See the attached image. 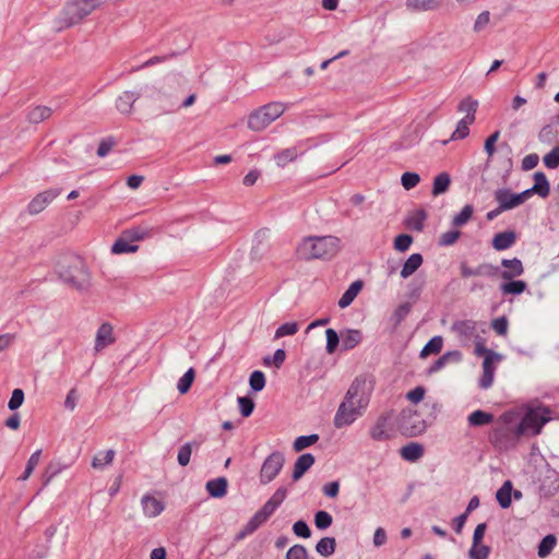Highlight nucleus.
Instances as JSON below:
<instances>
[{
  "label": "nucleus",
  "mask_w": 559,
  "mask_h": 559,
  "mask_svg": "<svg viewBox=\"0 0 559 559\" xmlns=\"http://www.w3.org/2000/svg\"><path fill=\"white\" fill-rule=\"evenodd\" d=\"M373 389L374 381L371 377H356L347 390L344 401L338 406L334 425L342 428L362 416L369 405Z\"/></svg>",
  "instance_id": "obj_1"
},
{
  "label": "nucleus",
  "mask_w": 559,
  "mask_h": 559,
  "mask_svg": "<svg viewBox=\"0 0 559 559\" xmlns=\"http://www.w3.org/2000/svg\"><path fill=\"white\" fill-rule=\"evenodd\" d=\"M522 409V414L519 411H510L500 417L508 427L519 420L513 429L516 438L539 435L544 425L551 419V411L542 404H528Z\"/></svg>",
  "instance_id": "obj_2"
},
{
  "label": "nucleus",
  "mask_w": 559,
  "mask_h": 559,
  "mask_svg": "<svg viewBox=\"0 0 559 559\" xmlns=\"http://www.w3.org/2000/svg\"><path fill=\"white\" fill-rule=\"evenodd\" d=\"M340 250V239L334 236H308L296 247L300 260L332 259Z\"/></svg>",
  "instance_id": "obj_3"
},
{
  "label": "nucleus",
  "mask_w": 559,
  "mask_h": 559,
  "mask_svg": "<svg viewBox=\"0 0 559 559\" xmlns=\"http://www.w3.org/2000/svg\"><path fill=\"white\" fill-rule=\"evenodd\" d=\"M59 277L75 289L83 290L90 285V272L84 261L78 255H66L57 263Z\"/></svg>",
  "instance_id": "obj_4"
},
{
  "label": "nucleus",
  "mask_w": 559,
  "mask_h": 559,
  "mask_svg": "<svg viewBox=\"0 0 559 559\" xmlns=\"http://www.w3.org/2000/svg\"><path fill=\"white\" fill-rule=\"evenodd\" d=\"M102 5L100 0H70L61 12V27L80 23Z\"/></svg>",
  "instance_id": "obj_5"
},
{
  "label": "nucleus",
  "mask_w": 559,
  "mask_h": 559,
  "mask_svg": "<svg viewBox=\"0 0 559 559\" xmlns=\"http://www.w3.org/2000/svg\"><path fill=\"white\" fill-rule=\"evenodd\" d=\"M286 110V105L281 102L266 104L250 114L248 128L253 131H262L273 121L281 117Z\"/></svg>",
  "instance_id": "obj_6"
},
{
  "label": "nucleus",
  "mask_w": 559,
  "mask_h": 559,
  "mask_svg": "<svg viewBox=\"0 0 559 559\" xmlns=\"http://www.w3.org/2000/svg\"><path fill=\"white\" fill-rule=\"evenodd\" d=\"M451 331L463 347H469L485 332L483 324L474 320L456 321L452 324Z\"/></svg>",
  "instance_id": "obj_7"
},
{
  "label": "nucleus",
  "mask_w": 559,
  "mask_h": 559,
  "mask_svg": "<svg viewBox=\"0 0 559 559\" xmlns=\"http://www.w3.org/2000/svg\"><path fill=\"white\" fill-rule=\"evenodd\" d=\"M287 496V490L283 487L278 488L272 497L259 509L251 519L253 520L252 526L258 524L261 526L265 523L274 512L280 508V506L284 502Z\"/></svg>",
  "instance_id": "obj_8"
},
{
  "label": "nucleus",
  "mask_w": 559,
  "mask_h": 559,
  "mask_svg": "<svg viewBox=\"0 0 559 559\" xmlns=\"http://www.w3.org/2000/svg\"><path fill=\"white\" fill-rule=\"evenodd\" d=\"M530 197V191H524L522 193H512L508 189H498L495 192V200L501 206V210L508 211L512 210L522 203Z\"/></svg>",
  "instance_id": "obj_9"
},
{
  "label": "nucleus",
  "mask_w": 559,
  "mask_h": 559,
  "mask_svg": "<svg viewBox=\"0 0 559 559\" xmlns=\"http://www.w3.org/2000/svg\"><path fill=\"white\" fill-rule=\"evenodd\" d=\"M59 189H49L38 193L27 205V211L31 215H36L43 212L58 195Z\"/></svg>",
  "instance_id": "obj_10"
},
{
  "label": "nucleus",
  "mask_w": 559,
  "mask_h": 559,
  "mask_svg": "<svg viewBox=\"0 0 559 559\" xmlns=\"http://www.w3.org/2000/svg\"><path fill=\"white\" fill-rule=\"evenodd\" d=\"M374 440H385L394 435V423L392 415H382L370 430Z\"/></svg>",
  "instance_id": "obj_11"
},
{
  "label": "nucleus",
  "mask_w": 559,
  "mask_h": 559,
  "mask_svg": "<svg viewBox=\"0 0 559 559\" xmlns=\"http://www.w3.org/2000/svg\"><path fill=\"white\" fill-rule=\"evenodd\" d=\"M284 465L283 456H267L261 467L260 481L269 484L272 481Z\"/></svg>",
  "instance_id": "obj_12"
},
{
  "label": "nucleus",
  "mask_w": 559,
  "mask_h": 559,
  "mask_svg": "<svg viewBox=\"0 0 559 559\" xmlns=\"http://www.w3.org/2000/svg\"><path fill=\"white\" fill-rule=\"evenodd\" d=\"M115 343L114 328L110 323L105 322L100 324L95 336V352L99 353L107 346Z\"/></svg>",
  "instance_id": "obj_13"
},
{
  "label": "nucleus",
  "mask_w": 559,
  "mask_h": 559,
  "mask_svg": "<svg viewBox=\"0 0 559 559\" xmlns=\"http://www.w3.org/2000/svg\"><path fill=\"white\" fill-rule=\"evenodd\" d=\"M141 504L143 513L147 518H156L165 509L163 501L151 495H144L141 499Z\"/></svg>",
  "instance_id": "obj_14"
},
{
  "label": "nucleus",
  "mask_w": 559,
  "mask_h": 559,
  "mask_svg": "<svg viewBox=\"0 0 559 559\" xmlns=\"http://www.w3.org/2000/svg\"><path fill=\"white\" fill-rule=\"evenodd\" d=\"M139 93L124 91L116 99V108L122 115H131L134 103L139 99Z\"/></svg>",
  "instance_id": "obj_15"
},
{
  "label": "nucleus",
  "mask_w": 559,
  "mask_h": 559,
  "mask_svg": "<svg viewBox=\"0 0 559 559\" xmlns=\"http://www.w3.org/2000/svg\"><path fill=\"white\" fill-rule=\"evenodd\" d=\"M501 265L504 267L501 273V277L503 280H512L514 277L521 276L524 272L522 261L518 258L503 259L501 261Z\"/></svg>",
  "instance_id": "obj_16"
},
{
  "label": "nucleus",
  "mask_w": 559,
  "mask_h": 559,
  "mask_svg": "<svg viewBox=\"0 0 559 559\" xmlns=\"http://www.w3.org/2000/svg\"><path fill=\"white\" fill-rule=\"evenodd\" d=\"M516 240V235L512 230L498 233L492 238V247L497 251H502L511 248Z\"/></svg>",
  "instance_id": "obj_17"
},
{
  "label": "nucleus",
  "mask_w": 559,
  "mask_h": 559,
  "mask_svg": "<svg viewBox=\"0 0 559 559\" xmlns=\"http://www.w3.org/2000/svg\"><path fill=\"white\" fill-rule=\"evenodd\" d=\"M527 191H530V195L532 193H536V194L540 195L542 198H546L549 194V192H550L549 182L544 173L537 171L534 174V185Z\"/></svg>",
  "instance_id": "obj_18"
},
{
  "label": "nucleus",
  "mask_w": 559,
  "mask_h": 559,
  "mask_svg": "<svg viewBox=\"0 0 559 559\" xmlns=\"http://www.w3.org/2000/svg\"><path fill=\"white\" fill-rule=\"evenodd\" d=\"M361 340L362 334L359 330H346L341 333V344L345 350L355 348Z\"/></svg>",
  "instance_id": "obj_19"
},
{
  "label": "nucleus",
  "mask_w": 559,
  "mask_h": 559,
  "mask_svg": "<svg viewBox=\"0 0 559 559\" xmlns=\"http://www.w3.org/2000/svg\"><path fill=\"white\" fill-rule=\"evenodd\" d=\"M139 247L130 241V239L122 233V235L114 242L111 252L114 254L133 253Z\"/></svg>",
  "instance_id": "obj_20"
},
{
  "label": "nucleus",
  "mask_w": 559,
  "mask_h": 559,
  "mask_svg": "<svg viewBox=\"0 0 559 559\" xmlns=\"http://www.w3.org/2000/svg\"><path fill=\"white\" fill-rule=\"evenodd\" d=\"M362 289L361 281L353 282L338 300L340 308L348 307Z\"/></svg>",
  "instance_id": "obj_21"
},
{
  "label": "nucleus",
  "mask_w": 559,
  "mask_h": 559,
  "mask_svg": "<svg viewBox=\"0 0 559 559\" xmlns=\"http://www.w3.org/2000/svg\"><path fill=\"white\" fill-rule=\"evenodd\" d=\"M51 114L52 110L50 107L39 105L31 108L27 112L26 118L29 123L37 124L48 119L51 116Z\"/></svg>",
  "instance_id": "obj_22"
},
{
  "label": "nucleus",
  "mask_w": 559,
  "mask_h": 559,
  "mask_svg": "<svg viewBox=\"0 0 559 559\" xmlns=\"http://www.w3.org/2000/svg\"><path fill=\"white\" fill-rule=\"evenodd\" d=\"M427 218V213L423 209H418L409 213V215L406 218V226L409 229L421 231L424 228V223Z\"/></svg>",
  "instance_id": "obj_23"
},
{
  "label": "nucleus",
  "mask_w": 559,
  "mask_h": 559,
  "mask_svg": "<svg viewBox=\"0 0 559 559\" xmlns=\"http://www.w3.org/2000/svg\"><path fill=\"white\" fill-rule=\"evenodd\" d=\"M423 264V257L419 253H413L408 257L401 270V276L407 278L413 275Z\"/></svg>",
  "instance_id": "obj_24"
},
{
  "label": "nucleus",
  "mask_w": 559,
  "mask_h": 559,
  "mask_svg": "<svg viewBox=\"0 0 559 559\" xmlns=\"http://www.w3.org/2000/svg\"><path fill=\"white\" fill-rule=\"evenodd\" d=\"M206 490L213 498H222L227 491V480L224 477H218L206 483Z\"/></svg>",
  "instance_id": "obj_25"
},
{
  "label": "nucleus",
  "mask_w": 559,
  "mask_h": 559,
  "mask_svg": "<svg viewBox=\"0 0 559 559\" xmlns=\"http://www.w3.org/2000/svg\"><path fill=\"white\" fill-rule=\"evenodd\" d=\"M512 483L507 480L503 485L498 489L496 493V499L501 508L507 509L511 506L512 502Z\"/></svg>",
  "instance_id": "obj_26"
},
{
  "label": "nucleus",
  "mask_w": 559,
  "mask_h": 559,
  "mask_svg": "<svg viewBox=\"0 0 559 559\" xmlns=\"http://www.w3.org/2000/svg\"><path fill=\"white\" fill-rule=\"evenodd\" d=\"M405 5L411 12L429 11L439 7L438 0H406Z\"/></svg>",
  "instance_id": "obj_27"
},
{
  "label": "nucleus",
  "mask_w": 559,
  "mask_h": 559,
  "mask_svg": "<svg viewBox=\"0 0 559 559\" xmlns=\"http://www.w3.org/2000/svg\"><path fill=\"white\" fill-rule=\"evenodd\" d=\"M461 360L462 354L459 350L448 352L435 361L430 367V372L439 371L450 361L459 362Z\"/></svg>",
  "instance_id": "obj_28"
},
{
  "label": "nucleus",
  "mask_w": 559,
  "mask_h": 559,
  "mask_svg": "<svg viewBox=\"0 0 559 559\" xmlns=\"http://www.w3.org/2000/svg\"><path fill=\"white\" fill-rule=\"evenodd\" d=\"M313 456H299L294 466L293 479L298 480L313 465Z\"/></svg>",
  "instance_id": "obj_29"
},
{
  "label": "nucleus",
  "mask_w": 559,
  "mask_h": 559,
  "mask_svg": "<svg viewBox=\"0 0 559 559\" xmlns=\"http://www.w3.org/2000/svg\"><path fill=\"white\" fill-rule=\"evenodd\" d=\"M478 107V102L472 97H465L459 105V111L465 114L463 118H469L475 121V114Z\"/></svg>",
  "instance_id": "obj_30"
},
{
  "label": "nucleus",
  "mask_w": 559,
  "mask_h": 559,
  "mask_svg": "<svg viewBox=\"0 0 559 559\" xmlns=\"http://www.w3.org/2000/svg\"><path fill=\"white\" fill-rule=\"evenodd\" d=\"M336 548V540L334 537H323L321 538L317 545L316 550L323 557H329L334 554Z\"/></svg>",
  "instance_id": "obj_31"
},
{
  "label": "nucleus",
  "mask_w": 559,
  "mask_h": 559,
  "mask_svg": "<svg viewBox=\"0 0 559 559\" xmlns=\"http://www.w3.org/2000/svg\"><path fill=\"white\" fill-rule=\"evenodd\" d=\"M450 183L451 179L448 173L439 174L433 180L432 194L437 197L447 192L450 187Z\"/></svg>",
  "instance_id": "obj_32"
},
{
  "label": "nucleus",
  "mask_w": 559,
  "mask_h": 559,
  "mask_svg": "<svg viewBox=\"0 0 559 559\" xmlns=\"http://www.w3.org/2000/svg\"><path fill=\"white\" fill-rule=\"evenodd\" d=\"M443 340L441 336H433L420 350V357L426 358L431 354H439L442 349Z\"/></svg>",
  "instance_id": "obj_33"
},
{
  "label": "nucleus",
  "mask_w": 559,
  "mask_h": 559,
  "mask_svg": "<svg viewBox=\"0 0 559 559\" xmlns=\"http://www.w3.org/2000/svg\"><path fill=\"white\" fill-rule=\"evenodd\" d=\"M492 419L491 414L478 409L469 414L468 424L471 426H484L490 424Z\"/></svg>",
  "instance_id": "obj_34"
},
{
  "label": "nucleus",
  "mask_w": 559,
  "mask_h": 559,
  "mask_svg": "<svg viewBox=\"0 0 559 559\" xmlns=\"http://www.w3.org/2000/svg\"><path fill=\"white\" fill-rule=\"evenodd\" d=\"M489 555H490L489 546H487L483 543H477V544L472 543V546L468 550L469 559H488Z\"/></svg>",
  "instance_id": "obj_35"
},
{
  "label": "nucleus",
  "mask_w": 559,
  "mask_h": 559,
  "mask_svg": "<svg viewBox=\"0 0 559 559\" xmlns=\"http://www.w3.org/2000/svg\"><path fill=\"white\" fill-rule=\"evenodd\" d=\"M526 283L523 281H510L503 283L500 288L504 295H520L526 289Z\"/></svg>",
  "instance_id": "obj_36"
},
{
  "label": "nucleus",
  "mask_w": 559,
  "mask_h": 559,
  "mask_svg": "<svg viewBox=\"0 0 559 559\" xmlns=\"http://www.w3.org/2000/svg\"><path fill=\"white\" fill-rule=\"evenodd\" d=\"M474 121H471L469 118H462L456 126V129L451 135V140H462L465 139L469 133V126L473 124Z\"/></svg>",
  "instance_id": "obj_37"
},
{
  "label": "nucleus",
  "mask_w": 559,
  "mask_h": 559,
  "mask_svg": "<svg viewBox=\"0 0 559 559\" xmlns=\"http://www.w3.org/2000/svg\"><path fill=\"white\" fill-rule=\"evenodd\" d=\"M298 156L297 150L295 147H289L281 151L278 154L275 155V162L277 166L284 167L288 163L296 159Z\"/></svg>",
  "instance_id": "obj_38"
},
{
  "label": "nucleus",
  "mask_w": 559,
  "mask_h": 559,
  "mask_svg": "<svg viewBox=\"0 0 559 559\" xmlns=\"http://www.w3.org/2000/svg\"><path fill=\"white\" fill-rule=\"evenodd\" d=\"M319 440V436L316 433L309 435V436H300L298 437L293 445V449L295 452H300L308 447L314 444Z\"/></svg>",
  "instance_id": "obj_39"
},
{
  "label": "nucleus",
  "mask_w": 559,
  "mask_h": 559,
  "mask_svg": "<svg viewBox=\"0 0 559 559\" xmlns=\"http://www.w3.org/2000/svg\"><path fill=\"white\" fill-rule=\"evenodd\" d=\"M194 378H195V372L192 368H190L178 381V384H177V389L178 391L181 393V394H186L193 381H194Z\"/></svg>",
  "instance_id": "obj_40"
},
{
  "label": "nucleus",
  "mask_w": 559,
  "mask_h": 559,
  "mask_svg": "<svg viewBox=\"0 0 559 559\" xmlns=\"http://www.w3.org/2000/svg\"><path fill=\"white\" fill-rule=\"evenodd\" d=\"M145 97L152 103V104H164L169 102V96L166 95L160 88L157 87H150L146 91Z\"/></svg>",
  "instance_id": "obj_41"
},
{
  "label": "nucleus",
  "mask_w": 559,
  "mask_h": 559,
  "mask_svg": "<svg viewBox=\"0 0 559 559\" xmlns=\"http://www.w3.org/2000/svg\"><path fill=\"white\" fill-rule=\"evenodd\" d=\"M474 213V209L472 205L466 204L462 211L453 217L452 224L455 227H461L465 225L471 218Z\"/></svg>",
  "instance_id": "obj_42"
},
{
  "label": "nucleus",
  "mask_w": 559,
  "mask_h": 559,
  "mask_svg": "<svg viewBox=\"0 0 559 559\" xmlns=\"http://www.w3.org/2000/svg\"><path fill=\"white\" fill-rule=\"evenodd\" d=\"M556 546V537L554 535L545 536L538 545V556L547 557Z\"/></svg>",
  "instance_id": "obj_43"
},
{
  "label": "nucleus",
  "mask_w": 559,
  "mask_h": 559,
  "mask_svg": "<svg viewBox=\"0 0 559 559\" xmlns=\"http://www.w3.org/2000/svg\"><path fill=\"white\" fill-rule=\"evenodd\" d=\"M265 383H266L265 376L262 371L255 370L250 374L249 385L253 391H255V392L262 391L265 386Z\"/></svg>",
  "instance_id": "obj_44"
},
{
  "label": "nucleus",
  "mask_w": 559,
  "mask_h": 559,
  "mask_svg": "<svg viewBox=\"0 0 559 559\" xmlns=\"http://www.w3.org/2000/svg\"><path fill=\"white\" fill-rule=\"evenodd\" d=\"M333 522L332 515L326 511H318L314 514V524L319 530H326Z\"/></svg>",
  "instance_id": "obj_45"
},
{
  "label": "nucleus",
  "mask_w": 559,
  "mask_h": 559,
  "mask_svg": "<svg viewBox=\"0 0 559 559\" xmlns=\"http://www.w3.org/2000/svg\"><path fill=\"white\" fill-rule=\"evenodd\" d=\"M326 335V352L329 354H333L336 350L337 345L340 344L341 336L333 329H328L325 331Z\"/></svg>",
  "instance_id": "obj_46"
},
{
  "label": "nucleus",
  "mask_w": 559,
  "mask_h": 559,
  "mask_svg": "<svg viewBox=\"0 0 559 559\" xmlns=\"http://www.w3.org/2000/svg\"><path fill=\"white\" fill-rule=\"evenodd\" d=\"M299 325L297 322H287L280 325L275 332V337L281 338L287 335H294L298 332Z\"/></svg>",
  "instance_id": "obj_47"
},
{
  "label": "nucleus",
  "mask_w": 559,
  "mask_h": 559,
  "mask_svg": "<svg viewBox=\"0 0 559 559\" xmlns=\"http://www.w3.org/2000/svg\"><path fill=\"white\" fill-rule=\"evenodd\" d=\"M237 402L239 405L240 414L243 417H249L254 409V402L248 396H240L238 397Z\"/></svg>",
  "instance_id": "obj_48"
},
{
  "label": "nucleus",
  "mask_w": 559,
  "mask_h": 559,
  "mask_svg": "<svg viewBox=\"0 0 559 559\" xmlns=\"http://www.w3.org/2000/svg\"><path fill=\"white\" fill-rule=\"evenodd\" d=\"M132 243L141 241L148 236V231L142 227H133L123 231Z\"/></svg>",
  "instance_id": "obj_49"
},
{
  "label": "nucleus",
  "mask_w": 559,
  "mask_h": 559,
  "mask_svg": "<svg viewBox=\"0 0 559 559\" xmlns=\"http://www.w3.org/2000/svg\"><path fill=\"white\" fill-rule=\"evenodd\" d=\"M543 160L547 168H557L559 166V145L554 147L549 153H547L544 156Z\"/></svg>",
  "instance_id": "obj_50"
},
{
  "label": "nucleus",
  "mask_w": 559,
  "mask_h": 559,
  "mask_svg": "<svg viewBox=\"0 0 559 559\" xmlns=\"http://www.w3.org/2000/svg\"><path fill=\"white\" fill-rule=\"evenodd\" d=\"M502 360V356L498 353H488V355L484 358L483 370L491 371L495 373V365Z\"/></svg>",
  "instance_id": "obj_51"
},
{
  "label": "nucleus",
  "mask_w": 559,
  "mask_h": 559,
  "mask_svg": "<svg viewBox=\"0 0 559 559\" xmlns=\"http://www.w3.org/2000/svg\"><path fill=\"white\" fill-rule=\"evenodd\" d=\"M420 181V177L416 173H404L401 178L402 186L406 190L415 188Z\"/></svg>",
  "instance_id": "obj_52"
},
{
  "label": "nucleus",
  "mask_w": 559,
  "mask_h": 559,
  "mask_svg": "<svg viewBox=\"0 0 559 559\" xmlns=\"http://www.w3.org/2000/svg\"><path fill=\"white\" fill-rule=\"evenodd\" d=\"M412 242H413V237L412 236H409L407 234H402V235H399L394 239V248L397 251L404 252V251L408 250V248L411 247Z\"/></svg>",
  "instance_id": "obj_53"
},
{
  "label": "nucleus",
  "mask_w": 559,
  "mask_h": 559,
  "mask_svg": "<svg viewBox=\"0 0 559 559\" xmlns=\"http://www.w3.org/2000/svg\"><path fill=\"white\" fill-rule=\"evenodd\" d=\"M286 559H308L307 549L301 545H294L288 549Z\"/></svg>",
  "instance_id": "obj_54"
},
{
  "label": "nucleus",
  "mask_w": 559,
  "mask_h": 559,
  "mask_svg": "<svg viewBox=\"0 0 559 559\" xmlns=\"http://www.w3.org/2000/svg\"><path fill=\"white\" fill-rule=\"evenodd\" d=\"M24 401V392L21 389H14L11 399L8 403V407L11 411L17 409Z\"/></svg>",
  "instance_id": "obj_55"
},
{
  "label": "nucleus",
  "mask_w": 559,
  "mask_h": 559,
  "mask_svg": "<svg viewBox=\"0 0 559 559\" xmlns=\"http://www.w3.org/2000/svg\"><path fill=\"white\" fill-rule=\"evenodd\" d=\"M461 233L459 230H449L443 233L440 236L439 245L440 246H451L456 242V240L460 238Z\"/></svg>",
  "instance_id": "obj_56"
},
{
  "label": "nucleus",
  "mask_w": 559,
  "mask_h": 559,
  "mask_svg": "<svg viewBox=\"0 0 559 559\" xmlns=\"http://www.w3.org/2000/svg\"><path fill=\"white\" fill-rule=\"evenodd\" d=\"M499 136H500V132L499 131H495L492 134H490L486 139L484 148H485V152L487 153L488 157H492L493 156V154L496 152L495 144L499 140Z\"/></svg>",
  "instance_id": "obj_57"
},
{
  "label": "nucleus",
  "mask_w": 559,
  "mask_h": 559,
  "mask_svg": "<svg viewBox=\"0 0 559 559\" xmlns=\"http://www.w3.org/2000/svg\"><path fill=\"white\" fill-rule=\"evenodd\" d=\"M293 531L297 536L302 538H308L311 535L308 524L302 520L294 523Z\"/></svg>",
  "instance_id": "obj_58"
},
{
  "label": "nucleus",
  "mask_w": 559,
  "mask_h": 559,
  "mask_svg": "<svg viewBox=\"0 0 559 559\" xmlns=\"http://www.w3.org/2000/svg\"><path fill=\"white\" fill-rule=\"evenodd\" d=\"M489 21H490V13L488 11L481 12L480 14H478V16L474 23V31L476 33L481 32L489 24Z\"/></svg>",
  "instance_id": "obj_59"
},
{
  "label": "nucleus",
  "mask_w": 559,
  "mask_h": 559,
  "mask_svg": "<svg viewBox=\"0 0 559 559\" xmlns=\"http://www.w3.org/2000/svg\"><path fill=\"white\" fill-rule=\"evenodd\" d=\"M491 326L498 335H506L508 332V320L504 317L497 318L492 321Z\"/></svg>",
  "instance_id": "obj_60"
},
{
  "label": "nucleus",
  "mask_w": 559,
  "mask_h": 559,
  "mask_svg": "<svg viewBox=\"0 0 559 559\" xmlns=\"http://www.w3.org/2000/svg\"><path fill=\"white\" fill-rule=\"evenodd\" d=\"M388 536L383 527L376 528L373 533L372 543L374 547H381L386 543Z\"/></svg>",
  "instance_id": "obj_61"
},
{
  "label": "nucleus",
  "mask_w": 559,
  "mask_h": 559,
  "mask_svg": "<svg viewBox=\"0 0 559 559\" xmlns=\"http://www.w3.org/2000/svg\"><path fill=\"white\" fill-rule=\"evenodd\" d=\"M473 344L475 345L474 354L478 357L484 356V358L488 355V353H493L492 350L488 349L485 346V342L481 337V335L478 337V340L474 341Z\"/></svg>",
  "instance_id": "obj_62"
},
{
  "label": "nucleus",
  "mask_w": 559,
  "mask_h": 559,
  "mask_svg": "<svg viewBox=\"0 0 559 559\" xmlns=\"http://www.w3.org/2000/svg\"><path fill=\"white\" fill-rule=\"evenodd\" d=\"M39 456H31L27 464H26V467H25V471L24 473L19 477V479L21 480H26L29 475L33 473L34 468L38 465V462H39Z\"/></svg>",
  "instance_id": "obj_63"
},
{
  "label": "nucleus",
  "mask_w": 559,
  "mask_h": 559,
  "mask_svg": "<svg viewBox=\"0 0 559 559\" xmlns=\"http://www.w3.org/2000/svg\"><path fill=\"white\" fill-rule=\"evenodd\" d=\"M411 311V304L405 302L400 305L394 311V318L396 322H401Z\"/></svg>",
  "instance_id": "obj_64"
}]
</instances>
